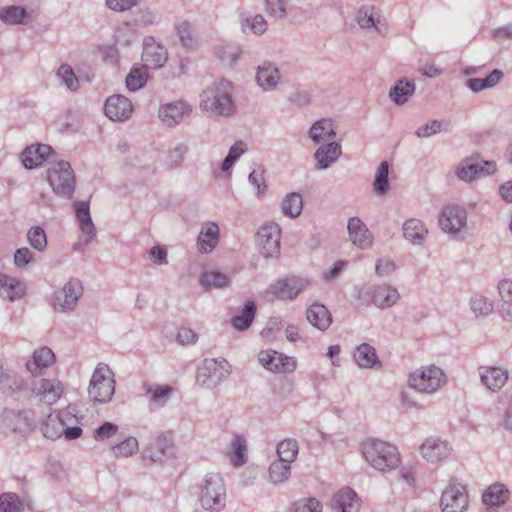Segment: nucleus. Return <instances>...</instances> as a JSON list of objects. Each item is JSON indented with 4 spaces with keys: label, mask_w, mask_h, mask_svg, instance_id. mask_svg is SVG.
<instances>
[{
    "label": "nucleus",
    "mask_w": 512,
    "mask_h": 512,
    "mask_svg": "<svg viewBox=\"0 0 512 512\" xmlns=\"http://www.w3.org/2000/svg\"><path fill=\"white\" fill-rule=\"evenodd\" d=\"M198 107L209 118H228L236 113L234 85L220 79L207 85L199 94Z\"/></svg>",
    "instance_id": "1"
},
{
    "label": "nucleus",
    "mask_w": 512,
    "mask_h": 512,
    "mask_svg": "<svg viewBox=\"0 0 512 512\" xmlns=\"http://www.w3.org/2000/svg\"><path fill=\"white\" fill-rule=\"evenodd\" d=\"M194 495L206 512H221L226 507L227 488L219 473H207L196 484Z\"/></svg>",
    "instance_id": "2"
},
{
    "label": "nucleus",
    "mask_w": 512,
    "mask_h": 512,
    "mask_svg": "<svg viewBox=\"0 0 512 512\" xmlns=\"http://www.w3.org/2000/svg\"><path fill=\"white\" fill-rule=\"evenodd\" d=\"M361 452L366 462L380 472L396 469L401 462L398 448L380 439L365 440L361 445Z\"/></svg>",
    "instance_id": "3"
},
{
    "label": "nucleus",
    "mask_w": 512,
    "mask_h": 512,
    "mask_svg": "<svg viewBox=\"0 0 512 512\" xmlns=\"http://www.w3.org/2000/svg\"><path fill=\"white\" fill-rule=\"evenodd\" d=\"M447 384V373L435 364L421 365L409 372L407 376V386L420 394H436Z\"/></svg>",
    "instance_id": "4"
},
{
    "label": "nucleus",
    "mask_w": 512,
    "mask_h": 512,
    "mask_svg": "<svg viewBox=\"0 0 512 512\" xmlns=\"http://www.w3.org/2000/svg\"><path fill=\"white\" fill-rule=\"evenodd\" d=\"M115 375L109 365L98 363L88 386L89 397L99 403H108L115 393Z\"/></svg>",
    "instance_id": "5"
},
{
    "label": "nucleus",
    "mask_w": 512,
    "mask_h": 512,
    "mask_svg": "<svg viewBox=\"0 0 512 512\" xmlns=\"http://www.w3.org/2000/svg\"><path fill=\"white\" fill-rule=\"evenodd\" d=\"M439 225L443 232L456 240L464 239L467 231V211L458 204L443 207L439 215Z\"/></svg>",
    "instance_id": "6"
},
{
    "label": "nucleus",
    "mask_w": 512,
    "mask_h": 512,
    "mask_svg": "<svg viewBox=\"0 0 512 512\" xmlns=\"http://www.w3.org/2000/svg\"><path fill=\"white\" fill-rule=\"evenodd\" d=\"M47 178L53 191L63 197L70 198L75 190V175L67 161H58L47 171Z\"/></svg>",
    "instance_id": "7"
},
{
    "label": "nucleus",
    "mask_w": 512,
    "mask_h": 512,
    "mask_svg": "<svg viewBox=\"0 0 512 512\" xmlns=\"http://www.w3.org/2000/svg\"><path fill=\"white\" fill-rule=\"evenodd\" d=\"M231 373V366L225 359H206L196 376L197 384L213 389Z\"/></svg>",
    "instance_id": "8"
},
{
    "label": "nucleus",
    "mask_w": 512,
    "mask_h": 512,
    "mask_svg": "<svg viewBox=\"0 0 512 512\" xmlns=\"http://www.w3.org/2000/svg\"><path fill=\"white\" fill-rule=\"evenodd\" d=\"M82 294L83 286L81 282L78 279H70L53 292L51 305L57 312H71L77 307Z\"/></svg>",
    "instance_id": "9"
},
{
    "label": "nucleus",
    "mask_w": 512,
    "mask_h": 512,
    "mask_svg": "<svg viewBox=\"0 0 512 512\" xmlns=\"http://www.w3.org/2000/svg\"><path fill=\"white\" fill-rule=\"evenodd\" d=\"M281 227L274 221L262 224L256 234V244L265 258H276L280 254Z\"/></svg>",
    "instance_id": "10"
},
{
    "label": "nucleus",
    "mask_w": 512,
    "mask_h": 512,
    "mask_svg": "<svg viewBox=\"0 0 512 512\" xmlns=\"http://www.w3.org/2000/svg\"><path fill=\"white\" fill-rule=\"evenodd\" d=\"M358 297L382 310L393 307L400 300L397 288L388 284L369 286Z\"/></svg>",
    "instance_id": "11"
},
{
    "label": "nucleus",
    "mask_w": 512,
    "mask_h": 512,
    "mask_svg": "<svg viewBox=\"0 0 512 512\" xmlns=\"http://www.w3.org/2000/svg\"><path fill=\"white\" fill-rule=\"evenodd\" d=\"M311 285V280L304 276H291L278 279L268 288V293L281 300H294Z\"/></svg>",
    "instance_id": "12"
},
{
    "label": "nucleus",
    "mask_w": 512,
    "mask_h": 512,
    "mask_svg": "<svg viewBox=\"0 0 512 512\" xmlns=\"http://www.w3.org/2000/svg\"><path fill=\"white\" fill-rule=\"evenodd\" d=\"M256 86L264 93L274 92L283 83V76L277 63L269 60L261 62L255 68Z\"/></svg>",
    "instance_id": "13"
},
{
    "label": "nucleus",
    "mask_w": 512,
    "mask_h": 512,
    "mask_svg": "<svg viewBox=\"0 0 512 512\" xmlns=\"http://www.w3.org/2000/svg\"><path fill=\"white\" fill-rule=\"evenodd\" d=\"M468 503L466 487L453 481L444 489L440 500L442 512H465Z\"/></svg>",
    "instance_id": "14"
},
{
    "label": "nucleus",
    "mask_w": 512,
    "mask_h": 512,
    "mask_svg": "<svg viewBox=\"0 0 512 512\" xmlns=\"http://www.w3.org/2000/svg\"><path fill=\"white\" fill-rule=\"evenodd\" d=\"M481 385L492 393L501 391L509 381L510 373L502 365H481L478 367Z\"/></svg>",
    "instance_id": "15"
},
{
    "label": "nucleus",
    "mask_w": 512,
    "mask_h": 512,
    "mask_svg": "<svg viewBox=\"0 0 512 512\" xmlns=\"http://www.w3.org/2000/svg\"><path fill=\"white\" fill-rule=\"evenodd\" d=\"M193 106L186 100L179 99L159 106L158 118L167 127H175L192 114Z\"/></svg>",
    "instance_id": "16"
},
{
    "label": "nucleus",
    "mask_w": 512,
    "mask_h": 512,
    "mask_svg": "<svg viewBox=\"0 0 512 512\" xmlns=\"http://www.w3.org/2000/svg\"><path fill=\"white\" fill-rule=\"evenodd\" d=\"M32 395L46 405L56 404L65 393V386L58 378H41L33 384Z\"/></svg>",
    "instance_id": "17"
},
{
    "label": "nucleus",
    "mask_w": 512,
    "mask_h": 512,
    "mask_svg": "<svg viewBox=\"0 0 512 512\" xmlns=\"http://www.w3.org/2000/svg\"><path fill=\"white\" fill-rule=\"evenodd\" d=\"M452 446L447 440L428 437L419 447L421 457L429 464H438L449 458Z\"/></svg>",
    "instance_id": "18"
},
{
    "label": "nucleus",
    "mask_w": 512,
    "mask_h": 512,
    "mask_svg": "<svg viewBox=\"0 0 512 512\" xmlns=\"http://www.w3.org/2000/svg\"><path fill=\"white\" fill-rule=\"evenodd\" d=\"M258 359L265 369L275 373H292L297 367L295 358L274 350L261 351Z\"/></svg>",
    "instance_id": "19"
},
{
    "label": "nucleus",
    "mask_w": 512,
    "mask_h": 512,
    "mask_svg": "<svg viewBox=\"0 0 512 512\" xmlns=\"http://www.w3.org/2000/svg\"><path fill=\"white\" fill-rule=\"evenodd\" d=\"M31 427V420L25 411L5 410L0 413V432L25 433Z\"/></svg>",
    "instance_id": "20"
},
{
    "label": "nucleus",
    "mask_w": 512,
    "mask_h": 512,
    "mask_svg": "<svg viewBox=\"0 0 512 512\" xmlns=\"http://www.w3.org/2000/svg\"><path fill=\"white\" fill-rule=\"evenodd\" d=\"M143 390L150 408H163L175 394L169 384L144 383Z\"/></svg>",
    "instance_id": "21"
},
{
    "label": "nucleus",
    "mask_w": 512,
    "mask_h": 512,
    "mask_svg": "<svg viewBox=\"0 0 512 512\" xmlns=\"http://www.w3.org/2000/svg\"><path fill=\"white\" fill-rule=\"evenodd\" d=\"M361 499L351 488L338 490L331 499V509L334 512H360Z\"/></svg>",
    "instance_id": "22"
},
{
    "label": "nucleus",
    "mask_w": 512,
    "mask_h": 512,
    "mask_svg": "<svg viewBox=\"0 0 512 512\" xmlns=\"http://www.w3.org/2000/svg\"><path fill=\"white\" fill-rule=\"evenodd\" d=\"M55 360L56 357L52 349L42 346L34 350L26 361L25 367L32 376H40L55 363Z\"/></svg>",
    "instance_id": "23"
},
{
    "label": "nucleus",
    "mask_w": 512,
    "mask_h": 512,
    "mask_svg": "<svg viewBox=\"0 0 512 512\" xmlns=\"http://www.w3.org/2000/svg\"><path fill=\"white\" fill-rule=\"evenodd\" d=\"M105 114L113 121H125L133 113L131 101L122 95H113L107 98L105 102Z\"/></svg>",
    "instance_id": "24"
},
{
    "label": "nucleus",
    "mask_w": 512,
    "mask_h": 512,
    "mask_svg": "<svg viewBox=\"0 0 512 512\" xmlns=\"http://www.w3.org/2000/svg\"><path fill=\"white\" fill-rule=\"evenodd\" d=\"M168 54L166 48L157 43L153 38L146 39L142 52L143 65L147 69H158L164 66L167 62Z\"/></svg>",
    "instance_id": "25"
},
{
    "label": "nucleus",
    "mask_w": 512,
    "mask_h": 512,
    "mask_svg": "<svg viewBox=\"0 0 512 512\" xmlns=\"http://www.w3.org/2000/svg\"><path fill=\"white\" fill-rule=\"evenodd\" d=\"M219 240V225L213 221L204 222L197 237V249L201 253H211L218 245Z\"/></svg>",
    "instance_id": "26"
},
{
    "label": "nucleus",
    "mask_w": 512,
    "mask_h": 512,
    "mask_svg": "<svg viewBox=\"0 0 512 512\" xmlns=\"http://www.w3.org/2000/svg\"><path fill=\"white\" fill-rule=\"evenodd\" d=\"M240 30L245 35L261 36L268 29V23L263 15L243 10L239 13Z\"/></svg>",
    "instance_id": "27"
},
{
    "label": "nucleus",
    "mask_w": 512,
    "mask_h": 512,
    "mask_svg": "<svg viewBox=\"0 0 512 512\" xmlns=\"http://www.w3.org/2000/svg\"><path fill=\"white\" fill-rule=\"evenodd\" d=\"M349 239L353 245L361 249H368L372 246L373 235L358 217H351L347 224Z\"/></svg>",
    "instance_id": "28"
},
{
    "label": "nucleus",
    "mask_w": 512,
    "mask_h": 512,
    "mask_svg": "<svg viewBox=\"0 0 512 512\" xmlns=\"http://www.w3.org/2000/svg\"><path fill=\"white\" fill-rule=\"evenodd\" d=\"M352 357L355 364L361 369H380L382 367L376 349L369 343H361L356 346Z\"/></svg>",
    "instance_id": "29"
},
{
    "label": "nucleus",
    "mask_w": 512,
    "mask_h": 512,
    "mask_svg": "<svg viewBox=\"0 0 512 512\" xmlns=\"http://www.w3.org/2000/svg\"><path fill=\"white\" fill-rule=\"evenodd\" d=\"M26 284L19 278L0 273V298L14 302L24 297Z\"/></svg>",
    "instance_id": "30"
},
{
    "label": "nucleus",
    "mask_w": 512,
    "mask_h": 512,
    "mask_svg": "<svg viewBox=\"0 0 512 512\" xmlns=\"http://www.w3.org/2000/svg\"><path fill=\"white\" fill-rule=\"evenodd\" d=\"M342 155L341 145L337 142H330L320 146L314 153L316 162L315 168L326 170L335 164Z\"/></svg>",
    "instance_id": "31"
},
{
    "label": "nucleus",
    "mask_w": 512,
    "mask_h": 512,
    "mask_svg": "<svg viewBox=\"0 0 512 512\" xmlns=\"http://www.w3.org/2000/svg\"><path fill=\"white\" fill-rule=\"evenodd\" d=\"M428 233L425 223L416 218L407 219L402 225L404 239L414 246L423 245Z\"/></svg>",
    "instance_id": "32"
},
{
    "label": "nucleus",
    "mask_w": 512,
    "mask_h": 512,
    "mask_svg": "<svg viewBox=\"0 0 512 512\" xmlns=\"http://www.w3.org/2000/svg\"><path fill=\"white\" fill-rule=\"evenodd\" d=\"M74 207L79 228L82 232L81 240L84 244H89L96 236L95 226L90 216L89 204L87 202H77Z\"/></svg>",
    "instance_id": "33"
},
{
    "label": "nucleus",
    "mask_w": 512,
    "mask_h": 512,
    "mask_svg": "<svg viewBox=\"0 0 512 512\" xmlns=\"http://www.w3.org/2000/svg\"><path fill=\"white\" fill-rule=\"evenodd\" d=\"M357 22L361 28H374L379 33H386L385 19L374 7H362L357 13Z\"/></svg>",
    "instance_id": "34"
},
{
    "label": "nucleus",
    "mask_w": 512,
    "mask_h": 512,
    "mask_svg": "<svg viewBox=\"0 0 512 512\" xmlns=\"http://www.w3.org/2000/svg\"><path fill=\"white\" fill-rule=\"evenodd\" d=\"M497 289L500 297V316L504 322L512 324V279L500 280Z\"/></svg>",
    "instance_id": "35"
},
{
    "label": "nucleus",
    "mask_w": 512,
    "mask_h": 512,
    "mask_svg": "<svg viewBox=\"0 0 512 512\" xmlns=\"http://www.w3.org/2000/svg\"><path fill=\"white\" fill-rule=\"evenodd\" d=\"M308 322L320 331H326L332 324V315L328 308L320 303H313L306 311Z\"/></svg>",
    "instance_id": "36"
},
{
    "label": "nucleus",
    "mask_w": 512,
    "mask_h": 512,
    "mask_svg": "<svg viewBox=\"0 0 512 512\" xmlns=\"http://www.w3.org/2000/svg\"><path fill=\"white\" fill-rule=\"evenodd\" d=\"M51 151V147L45 144L31 145L23 151L22 163L26 169H34L43 164Z\"/></svg>",
    "instance_id": "37"
},
{
    "label": "nucleus",
    "mask_w": 512,
    "mask_h": 512,
    "mask_svg": "<svg viewBox=\"0 0 512 512\" xmlns=\"http://www.w3.org/2000/svg\"><path fill=\"white\" fill-rule=\"evenodd\" d=\"M199 284L207 291L212 289H224L230 285L231 278L228 274L216 269H207L199 275Z\"/></svg>",
    "instance_id": "38"
},
{
    "label": "nucleus",
    "mask_w": 512,
    "mask_h": 512,
    "mask_svg": "<svg viewBox=\"0 0 512 512\" xmlns=\"http://www.w3.org/2000/svg\"><path fill=\"white\" fill-rule=\"evenodd\" d=\"M26 387V381L17 371L5 368L0 375V390L7 395H13Z\"/></svg>",
    "instance_id": "39"
},
{
    "label": "nucleus",
    "mask_w": 512,
    "mask_h": 512,
    "mask_svg": "<svg viewBox=\"0 0 512 512\" xmlns=\"http://www.w3.org/2000/svg\"><path fill=\"white\" fill-rule=\"evenodd\" d=\"M510 491L506 485L495 482L487 487L482 495V501L485 505L499 507L508 502Z\"/></svg>",
    "instance_id": "40"
},
{
    "label": "nucleus",
    "mask_w": 512,
    "mask_h": 512,
    "mask_svg": "<svg viewBox=\"0 0 512 512\" xmlns=\"http://www.w3.org/2000/svg\"><path fill=\"white\" fill-rule=\"evenodd\" d=\"M214 55L224 66L233 67L242 58L243 50L237 44H219L214 47Z\"/></svg>",
    "instance_id": "41"
},
{
    "label": "nucleus",
    "mask_w": 512,
    "mask_h": 512,
    "mask_svg": "<svg viewBox=\"0 0 512 512\" xmlns=\"http://www.w3.org/2000/svg\"><path fill=\"white\" fill-rule=\"evenodd\" d=\"M230 462L235 467L243 466L248 460L247 441L244 436L235 434L229 445Z\"/></svg>",
    "instance_id": "42"
},
{
    "label": "nucleus",
    "mask_w": 512,
    "mask_h": 512,
    "mask_svg": "<svg viewBox=\"0 0 512 512\" xmlns=\"http://www.w3.org/2000/svg\"><path fill=\"white\" fill-rule=\"evenodd\" d=\"M280 209L284 216L296 219L303 210V198L300 193L290 192L287 193L280 202Z\"/></svg>",
    "instance_id": "43"
},
{
    "label": "nucleus",
    "mask_w": 512,
    "mask_h": 512,
    "mask_svg": "<svg viewBox=\"0 0 512 512\" xmlns=\"http://www.w3.org/2000/svg\"><path fill=\"white\" fill-rule=\"evenodd\" d=\"M64 428V437L67 440H74L82 435V429L79 427L78 417L67 409L57 411Z\"/></svg>",
    "instance_id": "44"
},
{
    "label": "nucleus",
    "mask_w": 512,
    "mask_h": 512,
    "mask_svg": "<svg viewBox=\"0 0 512 512\" xmlns=\"http://www.w3.org/2000/svg\"><path fill=\"white\" fill-rule=\"evenodd\" d=\"M291 464L282 460H275L268 468V482L272 485L286 483L291 476Z\"/></svg>",
    "instance_id": "45"
},
{
    "label": "nucleus",
    "mask_w": 512,
    "mask_h": 512,
    "mask_svg": "<svg viewBox=\"0 0 512 512\" xmlns=\"http://www.w3.org/2000/svg\"><path fill=\"white\" fill-rule=\"evenodd\" d=\"M389 168V163L387 161H383L376 169L372 188L373 192L377 196H385L390 190Z\"/></svg>",
    "instance_id": "46"
},
{
    "label": "nucleus",
    "mask_w": 512,
    "mask_h": 512,
    "mask_svg": "<svg viewBox=\"0 0 512 512\" xmlns=\"http://www.w3.org/2000/svg\"><path fill=\"white\" fill-rule=\"evenodd\" d=\"M335 134L333 121L325 118L316 121L309 131L310 138L316 143L326 141L334 137Z\"/></svg>",
    "instance_id": "47"
},
{
    "label": "nucleus",
    "mask_w": 512,
    "mask_h": 512,
    "mask_svg": "<svg viewBox=\"0 0 512 512\" xmlns=\"http://www.w3.org/2000/svg\"><path fill=\"white\" fill-rule=\"evenodd\" d=\"M503 72L494 69L486 78H469L466 81V86L474 93L481 92L486 89L495 87L502 79Z\"/></svg>",
    "instance_id": "48"
},
{
    "label": "nucleus",
    "mask_w": 512,
    "mask_h": 512,
    "mask_svg": "<svg viewBox=\"0 0 512 512\" xmlns=\"http://www.w3.org/2000/svg\"><path fill=\"white\" fill-rule=\"evenodd\" d=\"M413 81L399 80L389 92L390 99L397 105L405 104L415 92Z\"/></svg>",
    "instance_id": "49"
},
{
    "label": "nucleus",
    "mask_w": 512,
    "mask_h": 512,
    "mask_svg": "<svg viewBox=\"0 0 512 512\" xmlns=\"http://www.w3.org/2000/svg\"><path fill=\"white\" fill-rule=\"evenodd\" d=\"M276 453L279 460L292 464L299 454V443L294 438H285L276 446Z\"/></svg>",
    "instance_id": "50"
},
{
    "label": "nucleus",
    "mask_w": 512,
    "mask_h": 512,
    "mask_svg": "<svg viewBox=\"0 0 512 512\" xmlns=\"http://www.w3.org/2000/svg\"><path fill=\"white\" fill-rule=\"evenodd\" d=\"M148 80V69L144 65H135L126 77V87L130 91H138L143 88Z\"/></svg>",
    "instance_id": "51"
},
{
    "label": "nucleus",
    "mask_w": 512,
    "mask_h": 512,
    "mask_svg": "<svg viewBox=\"0 0 512 512\" xmlns=\"http://www.w3.org/2000/svg\"><path fill=\"white\" fill-rule=\"evenodd\" d=\"M43 435L51 440H55L64 436V428H62L61 421L57 412L48 415L41 427Z\"/></svg>",
    "instance_id": "52"
},
{
    "label": "nucleus",
    "mask_w": 512,
    "mask_h": 512,
    "mask_svg": "<svg viewBox=\"0 0 512 512\" xmlns=\"http://www.w3.org/2000/svg\"><path fill=\"white\" fill-rule=\"evenodd\" d=\"M455 176L463 182H472L479 178L477 165L472 159H464L454 167Z\"/></svg>",
    "instance_id": "53"
},
{
    "label": "nucleus",
    "mask_w": 512,
    "mask_h": 512,
    "mask_svg": "<svg viewBox=\"0 0 512 512\" xmlns=\"http://www.w3.org/2000/svg\"><path fill=\"white\" fill-rule=\"evenodd\" d=\"M470 308L476 317H485L490 315L494 309V303L488 297L475 294L470 299Z\"/></svg>",
    "instance_id": "54"
},
{
    "label": "nucleus",
    "mask_w": 512,
    "mask_h": 512,
    "mask_svg": "<svg viewBox=\"0 0 512 512\" xmlns=\"http://www.w3.org/2000/svg\"><path fill=\"white\" fill-rule=\"evenodd\" d=\"M266 180V171L262 167L254 169L248 176V182L254 188L255 196L258 199L263 198L268 190Z\"/></svg>",
    "instance_id": "55"
},
{
    "label": "nucleus",
    "mask_w": 512,
    "mask_h": 512,
    "mask_svg": "<svg viewBox=\"0 0 512 512\" xmlns=\"http://www.w3.org/2000/svg\"><path fill=\"white\" fill-rule=\"evenodd\" d=\"M138 450V440L132 436L125 438L122 442L111 447V451L116 458L130 457L136 454Z\"/></svg>",
    "instance_id": "56"
},
{
    "label": "nucleus",
    "mask_w": 512,
    "mask_h": 512,
    "mask_svg": "<svg viewBox=\"0 0 512 512\" xmlns=\"http://www.w3.org/2000/svg\"><path fill=\"white\" fill-rule=\"evenodd\" d=\"M26 17V10L21 6H8L0 8V19L6 24H22Z\"/></svg>",
    "instance_id": "57"
},
{
    "label": "nucleus",
    "mask_w": 512,
    "mask_h": 512,
    "mask_svg": "<svg viewBox=\"0 0 512 512\" xmlns=\"http://www.w3.org/2000/svg\"><path fill=\"white\" fill-rule=\"evenodd\" d=\"M256 312V306L253 302H248L245 304L243 310L239 315H235L232 318V324L237 330H245L247 329Z\"/></svg>",
    "instance_id": "58"
},
{
    "label": "nucleus",
    "mask_w": 512,
    "mask_h": 512,
    "mask_svg": "<svg viewBox=\"0 0 512 512\" xmlns=\"http://www.w3.org/2000/svg\"><path fill=\"white\" fill-rule=\"evenodd\" d=\"M24 502L13 492L0 495V512H23Z\"/></svg>",
    "instance_id": "59"
},
{
    "label": "nucleus",
    "mask_w": 512,
    "mask_h": 512,
    "mask_svg": "<svg viewBox=\"0 0 512 512\" xmlns=\"http://www.w3.org/2000/svg\"><path fill=\"white\" fill-rule=\"evenodd\" d=\"M449 122L445 120H432L418 127L415 134L419 138H428L432 135L447 131Z\"/></svg>",
    "instance_id": "60"
},
{
    "label": "nucleus",
    "mask_w": 512,
    "mask_h": 512,
    "mask_svg": "<svg viewBox=\"0 0 512 512\" xmlns=\"http://www.w3.org/2000/svg\"><path fill=\"white\" fill-rule=\"evenodd\" d=\"M57 78L62 85L70 91H76L79 88V81L71 66L61 65L57 70Z\"/></svg>",
    "instance_id": "61"
},
{
    "label": "nucleus",
    "mask_w": 512,
    "mask_h": 512,
    "mask_svg": "<svg viewBox=\"0 0 512 512\" xmlns=\"http://www.w3.org/2000/svg\"><path fill=\"white\" fill-rule=\"evenodd\" d=\"M290 512H323V504L315 497L301 498L292 503Z\"/></svg>",
    "instance_id": "62"
},
{
    "label": "nucleus",
    "mask_w": 512,
    "mask_h": 512,
    "mask_svg": "<svg viewBox=\"0 0 512 512\" xmlns=\"http://www.w3.org/2000/svg\"><path fill=\"white\" fill-rule=\"evenodd\" d=\"M27 239L32 248L43 252L47 248V236L43 228L34 226L27 233Z\"/></svg>",
    "instance_id": "63"
},
{
    "label": "nucleus",
    "mask_w": 512,
    "mask_h": 512,
    "mask_svg": "<svg viewBox=\"0 0 512 512\" xmlns=\"http://www.w3.org/2000/svg\"><path fill=\"white\" fill-rule=\"evenodd\" d=\"M176 33L184 47L190 48L194 45L193 29L189 22L179 23L176 26Z\"/></svg>",
    "instance_id": "64"
}]
</instances>
